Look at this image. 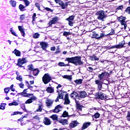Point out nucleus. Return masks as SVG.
Segmentation results:
<instances>
[{
	"label": "nucleus",
	"instance_id": "f257e3e1",
	"mask_svg": "<svg viewBox=\"0 0 130 130\" xmlns=\"http://www.w3.org/2000/svg\"><path fill=\"white\" fill-rule=\"evenodd\" d=\"M65 61L74 63L75 66H81L83 64V61H82L81 56L66 58Z\"/></svg>",
	"mask_w": 130,
	"mask_h": 130
},
{
	"label": "nucleus",
	"instance_id": "f03ea898",
	"mask_svg": "<svg viewBox=\"0 0 130 130\" xmlns=\"http://www.w3.org/2000/svg\"><path fill=\"white\" fill-rule=\"evenodd\" d=\"M95 15L98 16L97 19L102 22H104L106 20L107 16L105 15V12L104 11H98Z\"/></svg>",
	"mask_w": 130,
	"mask_h": 130
},
{
	"label": "nucleus",
	"instance_id": "7ed1b4c3",
	"mask_svg": "<svg viewBox=\"0 0 130 130\" xmlns=\"http://www.w3.org/2000/svg\"><path fill=\"white\" fill-rule=\"evenodd\" d=\"M126 18L125 17L120 16L118 18L119 22H120L121 26H124V30L126 29V27H127V24H126V21L125 20Z\"/></svg>",
	"mask_w": 130,
	"mask_h": 130
},
{
	"label": "nucleus",
	"instance_id": "20e7f679",
	"mask_svg": "<svg viewBox=\"0 0 130 130\" xmlns=\"http://www.w3.org/2000/svg\"><path fill=\"white\" fill-rule=\"evenodd\" d=\"M51 80L52 78L48 73L45 74V75L42 77L43 82L45 84H48V83H49Z\"/></svg>",
	"mask_w": 130,
	"mask_h": 130
},
{
	"label": "nucleus",
	"instance_id": "39448f33",
	"mask_svg": "<svg viewBox=\"0 0 130 130\" xmlns=\"http://www.w3.org/2000/svg\"><path fill=\"white\" fill-rule=\"evenodd\" d=\"M27 62H28V60H27V59H26V58H19L17 60V66H18V67H20V68H23L24 67H23V64H24V63H27Z\"/></svg>",
	"mask_w": 130,
	"mask_h": 130
},
{
	"label": "nucleus",
	"instance_id": "423d86ee",
	"mask_svg": "<svg viewBox=\"0 0 130 130\" xmlns=\"http://www.w3.org/2000/svg\"><path fill=\"white\" fill-rule=\"evenodd\" d=\"M124 45H125V41H122L118 45L110 47V48L111 49H112L113 48H118L119 49H120V48H123V47H124Z\"/></svg>",
	"mask_w": 130,
	"mask_h": 130
},
{
	"label": "nucleus",
	"instance_id": "0eeeda50",
	"mask_svg": "<svg viewBox=\"0 0 130 130\" xmlns=\"http://www.w3.org/2000/svg\"><path fill=\"white\" fill-rule=\"evenodd\" d=\"M58 21V17H55L52 19L51 21H49L48 23V27H52V25H54L55 24H56L57 23V21Z\"/></svg>",
	"mask_w": 130,
	"mask_h": 130
},
{
	"label": "nucleus",
	"instance_id": "6e6552de",
	"mask_svg": "<svg viewBox=\"0 0 130 130\" xmlns=\"http://www.w3.org/2000/svg\"><path fill=\"white\" fill-rule=\"evenodd\" d=\"M98 98L101 100H104V99H106V94L103 92L99 91L98 92Z\"/></svg>",
	"mask_w": 130,
	"mask_h": 130
},
{
	"label": "nucleus",
	"instance_id": "1a4fd4ad",
	"mask_svg": "<svg viewBox=\"0 0 130 130\" xmlns=\"http://www.w3.org/2000/svg\"><path fill=\"white\" fill-rule=\"evenodd\" d=\"M37 100V98L36 96L32 95L30 99H29L25 102V104H30Z\"/></svg>",
	"mask_w": 130,
	"mask_h": 130
},
{
	"label": "nucleus",
	"instance_id": "9d476101",
	"mask_svg": "<svg viewBox=\"0 0 130 130\" xmlns=\"http://www.w3.org/2000/svg\"><path fill=\"white\" fill-rule=\"evenodd\" d=\"M62 109V106L60 105H57L55 108L53 110V112L54 113H58Z\"/></svg>",
	"mask_w": 130,
	"mask_h": 130
},
{
	"label": "nucleus",
	"instance_id": "9b49d317",
	"mask_svg": "<svg viewBox=\"0 0 130 130\" xmlns=\"http://www.w3.org/2000/svg\"><path fill=\"white\" fill-rule=\"evenodd\" d=\"M78 124H79V122L76 120L73 121L69 124V127L70 128H74V127H76Z\"/></svg>",
	"mask_w": 130,
	"mask_h": 130
},
{
	"label": "nucleus",
	"instance_id": "f8f14e48",
	"mask_svg": "<svg viewBox=\"0 0 130 130\" xmlns=\"http://www.w3.org/2000/svg\"><path fill=\"white\" fill-rule=\"evenodd\" d=\"M53 100L52 99H47L46 101V106L47 107L50 108L51 106H52V104H53Z\"/></svg>",
	"mask_w": 130,
	"mask_h": 130
},
{
	"label": "nucleus",
	"instance_id": "ddd939ff",
	"mask_svg": "<svg viewBox=\"0 0 130 130\" xmlns=\"http://www.w3.org/2000/svg\"><path fill=\"white\" fill-rule=\"evenodd\" d=\"M58 122L62 124V125H67L69 124V121L67 119H62L61 120H58Z\"/></svg>",
	"mask_w": 130,
	"mask_h": 130
},
{
	"label": "nucleus",
	"instance_id": "4468645a",
	"mask_svg": "<svg viewBox=\"0 0 130 130\" xmlns=\"http://www.w3.org/2000/svg\"><path fill=\"white\" fill-rule=\"evenodd\" d=\"M18 30L20 31L22 36L25 37V29H24V27L22 26L19 25L18 26Z\"/></svg>",
	"mask_w": 130,
	"mask_h": 130
},
{
	"label": "nucleus",
	"instance_id": "2eb2a0df",
	"mask_svg": "<svg viewBox=\"0 0 130 130\" xmlns=\"http://www.w3.org/2000/svg\"><path fill=\"white\" fill-rule=\"evenodd\" d=\"M26 91V89H24L22 92L20 93L21 96H22L23 97H30V96H33L32 93H27L25 91Z\"/></svg>",
	"mask_w": 130,
	"mask_h": 130
},
{
	"label": "nucleus",
	"instance_id": "dca6fc26",
	"mask_svg": "<svg viewBox=\"0 0 130 130\" xmlns=\"http://www.w3.org/2000/svg\"><path fill=\"white\" fill-rule=\"evenodd\" d=\"M44 123L46 125H50L51 124V121H50V119L47 117H45L44 118Z\"/></svg>",
	"mask_w": 130,
	"mask_h": 130
},
{
	"label": "nucleus",
	"instance_id": "f3484780",
	"mask_svg": "<svg viewBox=\"0 0 130 130\" xmlns=\"http://www.w3.org/2000/svg\"><path fill=\"white\" fill-rule=\"evenodd\" d=\"M70 103H71V101H70V99H69V95L66 94L64 96V104L68 105V104H70Z\"/></svg>",
	"mask_w": 130,
	"mask_h": 130
},
{
	"label": "nucleus",
	"instance_id": "a211bd4d",
	"mask_svg": "<svg viewBox=\"0 0 130 130\" xmlns=\"http://www.w3.org/2000/svg\"><path fill=\"white\" fill-rule=\"evenodd\" d=\"M108 75H109L108 72H105L102 73L101 74H99V78L100 79V80H102V79L104 78L105 76H108Z\"/></svg>",
	"mask_w": 130,
	"mask_h": 130
},
{
	"label": "nucleus",
	"instance_id": "6ab92c4d",
	"mask_svg": "<svg viewBox=\"0 0 130 130\" xmlns=\"http://www.w3.org/2000/svg\"><path fill=\"white\" fill-rule=\"evenodd\" d=\"M40 45L42 48V49H43V50H45V49H46L47 47V43L45 42H42L40 43Z\"/></svg>",
	"mask_w": 130,
	"mask_h": 130
},
{
	"label": "nucleus",
	"instance_id": "aec40b11",
	"mask_svg": "<svg viewBox=\"0 0 130 130\" xmlns=\"http://www.w3.org/2000/svg\"><path fill=\"white\" fill-rule=\"evenodd\" d=\"M71 98H74V99L76 98L77 99L79 98V94L77 92L74 91L71 94Z\"/></svg>",
	"mask_w": 130,
	"mask_h": 130
},
{
	"label": "nucleus",
	"instance_id": "412c9836",
	"mask_svg": "<svg viewBox=\"0 0 130 130\" xmlns=\"http://www.w3.org/2000/svg\"><path fill=\"white\" fill-rule=\"evenodd\" d=\"M79 97L80 98H85V97H87V92L84 91H80Z\"/></svg>",
	"mask_w": 130,
	"mask_h": 130
},
{
	"label": "nucleus",
	"instance_id": "4be33fe9",
	"mask_svg": "<svg viewBox=\"0 0 130 130\" xmlns=\"http://www.w3.org/2000/svg\"><path fill=\"white\" fill-rule=\"evenodd\" d=\"M90 124L91 123L89 122L84 123L82 127V129H86V128H88Z\"/></svg>",
	"mask_w": 130,
	"mask_h": 130
},
{
	"label": "nucleus",
	"instance_id": "5701e85b",
	"mask_svg": "<svg viewBox=\"0 0 130 130\" xmlns=\"http://www.w3.org/2000/svg\"><path fill=\"white\" fill-rule=\"evenodd\" d=\"M46 91L48 93H50L51 94L52 93H54V88L52 87H48Z\"/></svg>",
	"mask_w": 130,
	"mask_h": 130
},
{
	"label": "nucleus",
	"instance_id": "b1692460",
	"mask_svg": "<svg viewBox=\"0 0 130 130\" xmlns=\"http://www.w3.org/2000/svg\"><path fill=\"white\" fill-rule=\"evenodd\" d=\"M13 53H14L16 56H21V51H19L17 49H15L13 51Z\"/></svg>",
	"mask_w": 130,
	"mask_h": 130
},
{
	"label": "nucleus",
	"instance_id": "393cba45",
	"mask_svg": "<svg viewBox=\"0 0 130 130\" xmlns=\"http://www.w3.org/2000/svg\"><path fill=\"white\" fill-rule=\"evenodd\" d=\"M58 4H59V6H61V8L63 10H64V9H66V8H67L68 7V4H64V3H63L61 1Z\"/></svg>",
	"mask_w": 130,
	"mask_h": 130
},
{
	"label": "nucleus",
	"instance_id": "a878e982",
	"mask_svg": "<svg viewBox=\"0 0 130 130\" xmlns=\"http://www.w3.org/2000/svg\"><path fill=\"white\" fill-rule=\"evenodd\" d=\"M63 79H66L70 81V82L73 80V77L72 75H64L62 76Z\"/></svg>",
	"mask_w": 130,
	"mask_h": 130
},
{
	"label": "nucleus",
	"instance_id": "bb28decb",
	"mask_svg": "<svg viewBox=\"0 0 130 130\" xmlns=\"http://www.w3.org/2000/svg\"><path fill=\"white\" fill-rule=\"evenodd\" d=\"M43 109V106L42 105H40L39 106V108L37 109L35 112H41L42 111V109Z\"/></svg>",
	"mask_w": 130,
	"mask_h": 130
},
{
	"label": "nucleus",
	"instance_id": "cd10ccee",
	"mask_svg": "<svg viewBox=\"0 0 130 130\" xmlns=\"http://www.w3.org/2000/svg\"><path fill=\"white\" fill-rule=\"evenodd\" d=\"M26 117V116H24L23 117L20 118L18 120V121H21V123L20 124L21 125L23 126V125H25V124H26V122H23V119H24V118Z\"/></svg>",
	"mask_w": 130,
	"mask_h": 130
},
{
	"label": "nucleus",
	"instance_id": "c85d7f7f",
	"mask_svg": "<svg viewBox=\"0 0 130 130\" xmlns=\"http://www.w3.org/2000/svg\"><path fill=\"white\" fill-rule=\"evenodd\" d=\"M35 69H34V66H33V64H30L27 66L28 71H31V72H33Z\"/></svg>",
	"mask_w": 130,
	"mask_h": 130
},
{
	"label": "nucleus",
	"instance_id": "c756f323",
	"mask_svg": "<svg viewBox=\"0 0 130 130\" xmlns=\"http://www.w3.org/2000/svg\"><path fill=\"white\" fill-rule=\"evenodd\" d=\"M32 74L34 76H37L39 74V70L36 69L32 71Z\"/></svg>",
	"mask_w": 130,
	"mask_h": 130
},
{
	"label": "nucleus",
	"instance_id": "7c9ffc66",
	"mask_svg": "<svg viewBox=\"0 0 130 130\" xmlns=\"http://www.w3.org/2000/svg\"><path fill=\"white\" fill-rule=\"evenodd\" d=\"M90 60H99V58L96 55H93L90 56Z\"/></svg>",
	"mask_w": 130,
	"mask_h": 130
},
{
	"label": "nucleus",
	"instance_id": "2f4dec72",
	"mask_svg": "<svg viewBox=\"0 0 130 130\" xmlns=\"http://www.w3.org/2000/svg\"><path fill=\"white\" fill-rule=\"evenodd\" d=\"M57 115H56V114H54L52 116H51L50 118H52V119H53V120H57V121H58V120H58L57 119Z\"/></svg>",
	"mask_w": 130,
	"mask_h": 130
},
{
	"label": "nucleus",
	"instance_id": "473e14b6",
	"mask_svg": "<svg viewBox=\"0 0 130 130\" xmlns=\"http://www.w3.org/2000/svg\"><path fill=\"white\" fill-rule=\"evenodd\" d=\"M18 105H19V103H17L16 102H13L12 103L9 104V106H18Z\"/></svg>",
	"mask_w": 130,
	"mask_h": 130
},
{
	"label": "nucleus",
	"instance_id": "72a5a7b5",
	"mask_svg": "<svg viewBox=\"0 0 130 130\" xmlns=\"http://www.w3.org/2000/svg\"><path fill=\"white\" fill-rule=\"evenodd\" d=\"M32 37L35 39H37L38 38H39V37H40V35L38 32H36L35 34H34Z\"/></svg>",
	"mask_w": 130,
	"mask_h": 130
},
{
	"label": "nucleus",
	"instance_id": "f704fd0d",
	"mask_svg": "<svg viewBox=\"0 0 130 130\" xmlns=\"http://www.w3.org/2000/svg\"><path fill=\"white\" fill-rule=\"evenodd\" d=\"M19 9L21 12H24L25 11V6H24L23 5L20 4L19 6Z\"/></svg>",
	"mask_w": 130,
	"mask_h": 130
},
{
	"label": "nucleus",
	"instance_id": "c9c22d12",
	"mask_svg": "<svg viewBox=\"0 0 130 130\" xmlns=\"http://www.w3.org/2000/svg\"><path fill=\"white\" fill-rule=\"evenodd\" d=\"M74 82H75V83L77 84V85H80L82 83L83 80L81 79H78V80H75Z\"/></svg>",
	"mask_w": 130,
	"mask_h": 130
},
{
	"label": "nucleus",
	"instance_id": "e433bc0d",
	"mask_svg": "<svg viewBox=\"0 0 130 130\" xmlns=\"http://www.w3.org/2000/svg\"><path fill=\"white\" fill-rule=\"evenodd\" d=\"M10 4L12 7H16V5H17V2H16L15 1H10Z\"/></svg>",
	"mask_w": 130,
	"mask_h": 130
},
{
	"label": "nucleus",
	"instance_id": "4c0bfd02",
	"mask_svg": "<svg viewBox=\"0 0 130 130\" xmlns=\"http://www.w3.org/2000/svg\"><path fill=\"white\" fill-rule=\"evenodd\" d=\"M75 16L74 15L70 16L68 18L66 19L67 21H74Z\"/></svg>",
	"mask_w": 130,
	"mask_h": 130
},
{
	"label": "nucleus",
	"instance_id": "58836bf2",
	"mask_svg": "<svg viewBox=\"0 0 130 130\" xmlns=\"http://www.w3.org/2000/svg\"><path fill=\"white\" fill-rule=\"evenodd\" d=\"M23 113L21 112H14L11 114V116L17 115L18 114H22Z\"/></svg>",
	"mask_w": 130,
	"mask_h": 130
},
{
	"label": "nucleus",
	"instance_id": "ea45409f",
	"mask_svg": "<svg viewBox=\"0 0 130 130\" xmlns=\"http://www.w3.org/2000/svg\"><path fill=\"white\" fill-rule=\"evenodd\" d=\"M62 117H67L69 116V113H68V112H67L66 111H64L62 114Z\"/></svg>",
	"mask_w": 130,
	"mask_h": 130
},
{
	"label": "nucleus",
	"instance_id": "a19ab883",
	"mask_svg": "<svg viewBox=\"0 0 130 130\" xmlns=\"http://www.w3.org/2000/svg\"><path fill=\"white\" fill-rule=\"evenodd\" d=\"M58 66H59V67H67V66H69V64H64L62 62H60L58 63Z\"/></svg>",
	"mask_w": 130,
	"mask_h": 130
},
{
	"label": "nucleus",
	"instance_id": "79ce46f5",
	"mask_svg": "<svg viewBox=\"0 0 130 130\" xmlns=\"http://www.w3.org/2000/svg\"><path fill=\"white\" fill-rule=\"evenodd\" d=\"M25 5V7H28L29 5H30V2L28 0H23Z\"/></svg>",
	"mask_w": 130,
	"mask_h": 130
},
{
	"label": "nucleus",
	"instance_id": "37998d69",
	"mask_svg": "<svg viewBox=\"0 0 130 130\" xmlns=\"http://www.w3.org/2000/svg\"><path fill=\"white\" fill-rule=\"evenodd\" d=\"M125 13L128 14V15H130V7H127V8L125 10Z\"/></svg>",
	"mask_w": 130,
	"mask_h": 130
},
{
	"label": "nucleus",
	"instance_id": "c03bdc74",
	"mask_svg": "<svg viewBox=\"0 0 130 130\" xmlns=\"http://www.w3.org/2000/svg\"><path fill=\"white\" fill-rule=\"evenodd\" d=\"M16 80H18L20 82H22L23 81V78H22V76H17Z\"/></svg>",
	"mask_w": 130,
	"mask_h": 130
},
{
	"label": "nucleus",
	"instance_id": "a18cd8bd",
	"mask_svg": "<svg viewBox=\"0 0 130 130\" xmlns=\"http://www.w3.org/2000/svg\"><path fill=\"white\" fill-rule=\"evenodd\" d=\"M69 35H71V32H68V31H64L63 33V36H69Z\"/></svg>",
	"mask_w": 130,
	"mask_h": 130
},
{
	"label": "nucleus",
	"instance_id": "49530a36",
	"mask_svg": "<svg viewBox=\"0 0 130 130\" xmlns=\"http://www.w3.org/2000/svg\"><path fill=\"white\" fill-rule=\"evenodd\" d=\"M77 109H79V110H80V111H82V105H80L79 104H77Z\"/></svg>",
	"mask_w": 130,
	"mask_h": 130
},
{
	"label": "nucleus",
	"instance_id": "de8ad7c7",
	"mask_svg": "<svg viewBox=\"0 0 130 130\" xmlns=\"http://www.w3.org/2000/svg\"><path fill=\"white\" fill-rule=\"evenodd\" d=\"M126 119L128 121H130V112H127Z\"/></svg>",
	"mask_w": 130,
	"mask_h": 130
},
{
	"label": "nucleus",
	"instance_id": "09e8293b",
	"mask_svg": "<svg viewBox=\"0 0 130 130\" xmlns=\"http://www.w3.org/2000/svg\"><path fill=\"white\" fill-rule=\"evenodd\" d=\"M9 91H10V87L5 88L4 89V92L6 94H8V93H9Z\"/></svg>",
	"mask_w": 130,
	"mask_h": 130
},
{
	"label": "nucleus",
	"instance_id": "8fccbe9b",
	"mask_svg": "<svg viewBox=\"0 0 130 130\" xmlns=\"http://www.w3.org/2000/svg\"><path fill=\"white\" fill-rule=\"evenodd\" d=\"M21 107L24 111H27V110H26V107H25L24 104L21 105Z\"/></svg>",
	"mask_w": 130,
	"mask_h": 130
},
{
	"label": "nucleus",
	"instance_id": "3c124183",
	"mask_svg": "<svg viewBox=\"0 0 130 130\" xmlns=\"http://www.w3.org/2000/svg\"><path fill=\"white\" fill-rule=\"evenodd\" d=\"M5 108H6V107L5 106V104H2L1 105L0 109L4 110H5Z\"/></svg>",
	"mask_w": 130,
	"mask_h": 130
},
{
	"label": "nucleus",
	"instance_id": "603ef678",
	"mask_svg": "<svg viewBox=\"0 0 130 130\" xmlns=\"http://www.w3.org/2000/svg\"><path fill=\"white\" fill-rule=\"evenodd\" d=\"M115 34V31L114 29H112L111 32L109 34V35H114Z\"/></svg>",
	"mask_w": 130,
	"mask_h": 130
},
{
	"label": "nucleus",
	"instance_id": "864d4df0",
	"mask_svg": "<svg viewBox=\"0 0 130 130\" xmlns=\"http://www.w3.org/2000/svg\"><path fill=\"white\" fill-rule=\"evenodd\" d=\"M20 88H21L22 89H24V84H23V82L21 81V83L18 84Z\"/></svg>",
	"mask_w": 130,
	"mask_h": 130
},
{
	"label": "nucleus",
	"instance_id": "5fc2aeb1",
	"mask_svg": "<svg viewBox=\"0 0 130 130\" xmlns=\"http://www.w3.org/2000/svg\"><path fill=\"white\" fill-rule=\"evenodd\" d=\"M100 117V114L99 113H96V114H94V118H99Z\"/></svg>",
	"mask_w": 130,
	"mask_h": 130
},
{
	"label": "nucleus",
	"instance_id": "6e6d98bb",
	"mask_svg": "<svg viewBox=\"0 0 130 130\" xmlns=\"http://www.w3.org/2000/svg\"><path fill=\"white\" fill-rule=\"evenodd\" d=\"M35 6H36V7H37V8L38 9V10H39V11H40V10H41V9H40V5H39V4L36 3L35 4Z\"/></svg>",
	"mask_w": 130,
	"mask_h": 130
},
{
	"label": "nucleus",
	"instance_id": "4d7b16f0",
	"mask_svg": "<svg viewBox=\"0 0 130 130\" xmlns=\"http://www.w3.org/2000/svg\"><path fill=\"white\" fill-rule=\"evenodd\" d=\"M32 18V22L33 23V22L35 21V18H36V13H34Z\"/></svg>",
	"mask_w": 130,
	"mask_h": 130
},
{
	"label": "nucleus",
	"instance_id": "13d9d810",
	"mask_svg": "<svg viewBox=\"0 0 130 130\" xmlns=\"http://www.w3.org/2000/svg\"><path fill=\"white\" fill-rule=\"evenodd\" d=\"M27 84H28V89H30V90H32L33 88V86L30 85V84H29V82L28 81H26Z\"/></svg>",
	"mask_w": 130,
	"mask_h": 130
},
{
	"label": "nucleus",
	"instance_id": "bf43d9fd",
	"mask_svg": "<svg viewBox=\"0 0 130 130\" xmlns=\"http://www.w3.org/2000/svg\"><path fill=\"white\" fill-rule=\"evenodd\" d=\"M58 97L59 98V99H62V98H63V95L62 93H59Z\"/></svg>",
	"mask_w": 130,
	"mask_h": 130
},
{
	"label": "nucleus",
	"instance_id": "052dcab7",
	"mask_svg": "<svg viewBox=\"0 0 130 130\" xmlns=\"http://www.w3.org/2000/svg\"><path fill=\"white\" fill-rule=\"evenodd\" d=\"M34 119H37L38 120H40V118L38 115L35 116L33 117Z\"/></svg>",
	"mask_w": 130,
	"mask_h": 130
},
{
	"label": "nucleus",
	"instance_id": "680f3d73",
	"mask_svg": "<svg viewBox=\"0 0 130 130\" xmlns=\"http://www.w3.org/2000/svg\"><path fill=\"white\" fill-rule=\"evenodd\" d=\"M68 22H69V26H73L74 23L72 21H68Z\"/></svg>",
	"mask_w": 130,
	"mask_h": 130
},
{
	"label": "nucleus",
	"instance_id": "e2e57ef3",
	"mask_svg": "<svg viewBox=\"0 0 130 130\" xmlns=\"http://www.w3.org/2000/svg\"><path fill=\"white\" fill-rule=\"evenodd\" d=\"M11 34H12V35H14V36H16V37H18V35H17V34L16 33V32H15L14 31H13L11 32Z\"/></svg>",
	"mask_w": 130,
	"mask_h": 130
},
{
	"label": "nucleus",
	"instance_id": "0e129e2a",
	"mask_svg": "<svg viewBox=\"0 0 130 130\" xmlns=\"http://www.w3.org/2000/svg\"><path fill=\"white\" fill-rule=\"evenodd\" d=\"M20 19V20H24V19H25V15H21Z\"/></svg>",
	"mask_w": 130,
	"mask_h": 130
},
{
	"label": "nucleus",
	"instance_id": "69168bd1",
	"mask_svg": "<svg viewBox=\"0 0 130 130\" xmlns=\"http://www.w3.org/2000/svg\"><path fill=\"white\" fill-rule=\"evenodd\" d=\"M118 10H122L123 9V6L121 5L118 7L117 8Z\"/></svg>",
	"mask_w": 130,
	"mask_h": 130
},
{
	"label": "nucleus",
	"instance_id": "338daca9",
	"mask_svg": "<svg viewBox=\"0 0 130 130\" xmlns=\"http://www.w3.org/2000/svg\"><path fill=\"white\" fill-rule=\"evenodd\" d=\"M99 90H101V89H102V84H99L98 85V87Z\"/></svg>",
	"mask_w": 130,
	"mask_h": 130
},
{
	"label": "nucleus",
	"instance_id": "774afa93",
	"mask_svg": "<svg viewBox=\"0 0 130 130\" xmlns=\"http://www.w3.org/2000/svg\"><path fill=\"white\" fill-rule=\"evenodd\" d=\"M95 83L97 84V85H100L101 83H100V81L99 80H95Z\"/></svg>",
	"mask_w": 130,
	"mask_h": 130
}]
</instances>
